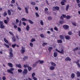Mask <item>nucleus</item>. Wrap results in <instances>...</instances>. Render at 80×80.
Returning <instances> with one entry per match:
<instances>
[{
	"instance_id": "obj_51",
	"label": "nucleus",
	"mask_w": 80,
	"mask_h": 80,
	"mask_svg": "<svg viewBox=\"0 0 80 80\" xmlns=\"http://www.w3.org/2000/svg\"><path fill=\"white\" fill-rule=\"evenodd\" d=\"M28 59V57L27 56L24 57V58H23V60H25V59Z\"/></svg>"
},
{
	"instance_id": "obj_37",
	"label": "nucleus",
	"mask_w": 80,
	"mask_h": 80,
	"mask_svg": "<svg viewBox=\"0 0 80 80\" xmlns=\"http://www.w3.org/2000/svg\"><path fill=\"white\" fill-rule=\"evenodd\" d=\"M11 3H15V0H12L11 1Z\"/></svg>"
},
{
	"instance_id": "obj_42",
	"label": "nucleus",
	"mask_w": 80,
	"mask_h": 80,
	"mask_svg": "<svg viewBox=\"0 0 80 80\" xmlns=\"http://www.w3.org/2000/svg\"><path fill=\"white\" fill-rule=\"evenodd\" d=\"M68 35H72V32L69 31L68 32Z\"/></svg>"
},
{
	"instance_id": "obj_47",
	"label": "nucleus",
	"mask_w": 80,
	"mask_h": 80,
	"mask_svg": "<svg viewBox=\"0 0 80 80\" xmlns=\"http://www.w3.org/2000/svg\"><path fill=\"white\" fill-rule=\"evenodd\" d=\"M48 19L49 20H51L52 19V18L50 17H49L48 18Z\"/></svg>"
},
{
	"instance_id": "obj_59",
	"label": "nucleus",
	"mask_w": 80,
	"mask_h": 80,
	"mask_svg": "<svg viewBox=\"0 0 80 80\" xmlns=\"http://www.w3.org/2000/svg\"><path fill=\"white\" fill-rule=\"evenodd\" d=\"M18 10H20V11L22 10V8H20L19 7H18Z\"/></svg>"
},
{
	"instance_id": "obj_34",
	"label": "nucleus",
	"mask_w": 80,
	"mask_h": 80,
	"mask_svg": "<svg viewBox=\"0 0 80 80\" xmlns=\"http://www.w3.org/2000/svg\"><path fill=\"white\" fill-rule=\"evenodd\" d=\"M18 72L19 73H22V69H18Z\"/></svg>"
},
{
	"instance_id": "obj_60",
	"label": "nucleus",
	"mask_w": 80,
	"mask_h": 80,
	"mask_svg": "<svg viewBox=\"0 0 80 80\" xmlns=\"http://www.w3.org/2000/svg\"><path fill=\"white\" fill-rule=\"evenodd\" d=\"M6 79V78L4 76L2 77V80H5Z\"/></svg>"
},
{
	"instance_id": "obj_23",
	"label": "nucleus",
	"mask_w": 80,
	"mask_h": 80,
	"mask_svg": "<svg viewBox=\"0 0 80 80\" xmlns=\"http://www.w3.org/2000/svg\"><path fill=\"white\" fill-rule=\"evenodd\" d=\"M37 62H38H38H39V63H43V62H43V61H41L40 60H39Z\"/></svg>"
},
{
	"instance_id": "obj_40",
	"label": "nucleus",
	"mask_w": 80,
	"mask_h": 80,
	"mask_svg": "<svg viewBox=\"0 0 80 80\" xmlns=\"http://www.w3.org/2000/svg\"><path fill=\"white\" fill-rule=\"evenodd\" d=\"M28 70H29V71H31V70H32V68L31 67L28 66Z\"/></svg>"
},
{
	"instance_id": "obj_45",
	"label": "nucleus",
	"mask_w": 80,
	"mask_h": 80,
	"mask_svg": "<svg viewBox=\"0 0 80 80\" xmlns=\"http://www.w3.org/2000/svg\"><path fill=\"white\" fill-rule=\"evenodd\" d=\"M18 32H21V28H20L18 27Z\"/></svg>"
},
{
	"instance_id": "obj_25",
	"label": "nucleus",
	"mask_w": 80,
	"mask_h": 80,
	"mask_svg": "<svg viewBox=\"0 0 80 80\" xmlns=\"http://www.w3.org/2000/svg\"><path fill=\"white\" fill-rule=\"evenodd\" d=\"M12 39L13 42H15V41H16V39H15V37L14 36H13L12 38Z\"/></svg>"
},
{
	"instance_id": "obj_20",
	"label": "nucleus",
	"mask_w": 80,
	"mask_h": 80,
	"mask_svg": "<svg viewBox=\"0 0 80 80\" xmlns=\"http://www.w3.org/2000/svg\"><path fill=\"white\" fill-rule=\"evenodd\" d=\"M58 54L57 52H55L54 53V57H56L57 56Z\"/></svg>"
},
{
	"instance_id": "obj_43",
	"label": "nucleus",
	"mask_w": 80,
	"mask_h": 80,
	"mask_svg": "<svg viewBox=\"0 0 80 80\" xmlns=\"http://www.w3.org/2000/svg\"><path fill=\"white\" fill-rule=\"evenodd\" d=\"M3 15V16H4V17H5V16H6V15H7V13L6 12H4Z\"/></svg>"
},
{
	"instance_id": "obj_28",
	"label": "nucleus",
	"mask_w": 80,
	"mask_h": 80,
	"mask_svg": "<svg viewBox=\"0 0 80 80\" xmlns=\"http://www.w3.org/2000/svg\"><path fill=\"white\" fill-rule=\"evenodd\" d=\"M28 21L31 24H33V21H32V20H29Z\"/></svg>"
},
{
	"instance_id": "obj_52",
	"label": "nucleus",
	"mask_w": 80,
	"mask_h": 80,
	"mask_svg": "<svg viewBox=\"0 0 80 80\" xmlns=\"http://www.w3.org/2000/svg\"><path fill=\"white\" fill-rule=\"evenodd\" d=\"M47 45V43H44L42 44V46H45V45Z\"/></svg>"
},
{
	"instance_id": "obj_1",
	"label": "nucleus",
	"mask_w": 80,
	"mask_h": 80,
	"mask_svg": "<svg viewBox=\"0 0 80 80\" xmlns=\"http://www.w3.org/2000/svg\"><path fill=\"white\" fill-rule=\"evenodd\" d=\"M14 70L15 69L13 68H11L10 69L8 70L7 72H8V73H10L11 74H13V72H12V71H13V70Z\"/></svg>"
},
{
	"instance_id": "obj_10",
	"label": "nucleus",
	"mask_w": 80,
	"mask_h": 80,
	"mask_svg": "<svg viewBox=\"0 0 80 80\" xmlns=\"http://www.w3.org/2000/svg\"><path fill=\"white\" fill-rule=\"evenodd\" d=\"M16 66L17 67H18L19 68H22V65H21V64H16Z\"/></svg>"
},
{
	"instance_id": "obj_6",
	"label": "nucleus",
	"mask_w": 80,
	"mask_h": 80,
	"mask_svg": "<svg viewBox=\"0 0 80 80\" xmlns=\"http://www.w3.org/2000/svg\"><path fill=\"white\" fill-rule=\"evenodd\" d=\"M62 16L63 17H64V18H66L67 19H69V18H70V16H66V15H64L62 14Z\"/></svg>"
},
{
	"instance_id": "obj_64",
	"label": "nucleus",
	"mask_w": 80,
	"mask_h": 80,
	"mask_svg": "<svg viewBox=\"0 0 80 80\" xmlns=\"http://www.w3.org/2000/svg\"><path fill=\"white\" fill-rule=\"evenodd\" d=\"M72 25H73L74 26H75L76 25V23H75V22H73L72 23Z\"/></svg>"
},
{
	"instance_id": "obj_24",
	"label": "nucleus",
	"mask_w": 80,
	"mask_h": 80,
	"mask_svg": "<svg viewBox=\"0 0 80 80\" xmlns=\"http://www.w3.org/2000/svg\"><path fill=\"white\" fill-rule=\"evenodd\" d=\"M31 4L32 5H35L36 4L35 2H31Z\"/></svg>"
},
{
	"instance_id": "obj_18",
	"label": "nucleus",
	"mask_w": 80,
	"mask_h": 80,
	"mask_svg": "<svg viewBox=\"0 0 80 80\" xmlns=\"http://www.w3.org/2000/svg\"><path fill=\"white\" fill-rule=\"evenodd\" d=\"M0 28H1L3 29L4 28H5V26H4L3 24H1Z\"/></svg>"
},
{
	"instance_id": "obj_27",
	"label": "nucleus",
	"mask_w": 80,
	"mask_h": 80,
	"mask_svg": "<svg viewBox=\"0 0 80 80\" xmlns=\"http://www.w3.org/2000/svg\"><path fill=\"white\" fill-rule=\"evenodd\" d=\"M26 28L27 31H28L29 30V29H30V27L29 26H27Z\"/></svg>"
},
{
	"instance_id": "obj_46",
	"label": "nucleus",
	"mask_w": 80,
	"mask_h": 80,
	"mask_svg": "<svg viewBox=\"0 0 80 80\" xmlns=\"http://www.w3.org/2000/svg\"><path fill=\"white\" fill-rule=\"evenodd\" d=\"M69 8V5H68L66 7V10L68 11V9Z\"/></svg>"
},
{
	"instance_id": "obj_26",
	"label": "nucleus",
	"mask_w": 80,
	"mask_h": 80,
	"mask_svg": "<svg viewBox=\"0 0 80 80\" xmlns=\"http://www.w3.org/2000/svg\"><path fill=\"white\" fill-rule=\"evenodd\" d=\"M60 37L61 39H63L64 38V36L63 35H60Z\"/></svg>"
},
{
	"instance_id": "obj_4",
	"label": "nucleus",
	"mask_w": 80,
	"mask_h": 80,
	"mask_svg": "<svg viewBox=\"0 0 80 80\" xmlns=\"http://www.w3.org/2000/svg\"><path fill=\"white\" fill-rule=\"evenodd\" d=\"M20 52L22 53H24L25 52V48L22 47V50L20 51Z\"/></svg>"
},
{
	"instance_id": "obj_58",
	"label": "nucleus",
	"mask_w": 80,
	"mask_h": 80,
	"mask_svg": "<svg viewBox=\"0 0 80 80\" xmlns=\"http://www.w3.org/2000/svg\"><path fill=\"white\" fill-rule=\"evenodd\" d=\"M61 4L62 5H65V3H64V2H61Z\"/></svg>"
},
{
	"instance_id": "obj_50",
	"label": "nucleus",
	"mask_w": 80,
	"mask_h": 80,
	"mask_svg": "<svg viewBox=\"0 0 80 80\" xmlns=\"http://www.w3.org/2000/svg\"><path fill=\"white\" fill-rule=\"evenodd\" d=\"M37 63H38V62H36L33 65V67H36L37 66Z\"/></svg>"
},
{
	"instance_id": "obj_11",
	"label": "nucleus",
	"mask_w": 80,
	"mask_h": 80,
	"mask_svg": "<svg viewBox=\"0 0 80 80\" xmlns=\"http://www.w3.org/2000/svg\"><path fill=\"white\" fill-rule=\"evenodd\" d=\"M53 9L56 10H59V8L58 7H53Z\"/></svg>"
},
{
	"instance_id": "obj_9",
	"label": "nucleus",
	"mask_w": 80,
	"mask_h": 80,
	"mask_svg": "<svg viewBox=\"0 0 80 80\" xmlns=\"http://www.w3.org/2000/svg\"><path fill=\"white\" fill-rule=\"evenodd\" d=\"M79 62H80V61L79 60H78V61L76 62V63H77V64L78 66V68H80V64H79Z\"/></svg>"
},
{
	"instance_id": "obj_62",
	"label": "nucleus",
	"mask_w": 80,
	"mask_h": 80,
	"mask_svg": "<svg viewBox=\"0 0 80 80\" xmlns=\"http://www.w3.org/2000/svg\"><path fill=\"white\" fill-rule=\"evenodd\" d=\"M35 9L36 10H38V7H36L35 8Z\"/></svg>"
},
{
	"instance_id": "obj_17",
	"label": "nucleus",
	"mask_w": 80,
	"mask_h": 80,
	"mask_svg": "<svg viewBox=\"0 0 80 80\" xmlns=\"http://www.w3.org/2000/svg\"><path fill=\"white\" fill-rule=\"evenodd\" d=\"M8 66L10 67H11V68L12 67H13V65H12V64L11 63H8Z\"/></svg>"
},
{
	"instance_id": "obj_13",
	"label": "nucleus",
	"mask_w": 80,
	"mask_h": 80,
	"mask_svg": "<svg viewBox=\"0 0 80 80\" xmlns=\"http://www.w3.org/2000/svg\"><path fill=\"white\" fill-rule=\"evenodd\" d=\"M51 65H52V66H54V67H56V64L55 63H54V62H51L50 63Z\"/></svg>"
},
{
	"instance_id": "obj_16",
	"label": "nucleus",
	"mask_w": 80,
	"mask_h": 80,
	"mask_svg": "<svg viewBox=\"0 0 80 80\" xmlns=\"http://www.w3.org/2000/svg\"><path fill=\"white\" fill-rule=\"evenodd\" d=\"M71 77L72 78H75V74H74L73 73H72L71 74Z\"/></svg>"
},
{
	"instance_id": "obj_36",
	"label": "nucleus",
	"mask_w": 80,
	"mask_h": 80,
	"mask_svg": "<svg viewBox=\"0 0 80 80\" xmlns=\"http://www.w3.org/2000/svg\"><path fill=\"white\" fill-rule=\"evenodd\" d=\"M28 64H26V65H24V68H27V67H28Z\"/></svg>"
},
{
	"instance_id": "obj_55",
	"label": "nucleus",
	"mask_w": 80,
	"mask_h": 80,
	"mask_svg": "<svg viewBox=\"0 0 80 80\" xmlns=\"http://www.w3.org/2000/svg\"><path fill=\"white\" fill-rule=\"evenodd\" d=\"M30 47H32L33 46V43H30Z\"/></svg>"
},
{
	"instance_id": "obj_19",
	"label": "nucleus",
	"mask_w": 80,
	"mask_h": 80,
	"mask_svg": "<svg viewBox=\"0 0 80 80\" xmlns=\"http://www.w3.org/2000/svg\"><path fill=\"white\" fill-rule=\"evenodd\" d=\"M52 49H53V48L52 47H50L49 48H48V50L49 52H51V50H52Z\"/></svg>"
},
{
	"instance_id": "obj_5",
	"label": "nucleus",
	"mask_w": 80,
	"mask_h": 80,
	"mask_svg": "<svg viewBox=\"0 0 80 80\" xmlns=\"http://www.w3.org/2000/svg\"><path fill=\"white\" fill-rule=\"evenodd\" d=\"M10 11H11V12H13V10L12 9H10V10H8V15H11V12Z\"/></svg>"
},
{
	"instance_id": "obj_14",
	"label": "nucleus",
	"mask_w": 80,
	"mask_h": 80,
	"mask_svg": "<svg viewBox=\"0 0 80 80\" xmlns=\"http://www.w3.org/2000/svg\"><path fill=\"white\" fill-rule=\"evenodd\" d=\"M49 69L51 70H53L55 69V67L53 66H51L50 67Z\"/></svg>"
},
{
	"instance_id": "obj_21",
	"label": "nucleus",
	"mask_w": 80,
	"mask_h": 80,
	"mask_svg": "<svg viewBox=\"0 0 80 80\" xmlns=\"http://www.w3.org/2000/svg\"><path fill=\"white\" fill-rule=\"evenodd\" d=\"M24 8L26 13H28V8Z\"/></svg>"
},
{
	"instance_id": "obj_48",
	"label": "nucleus",
	"mask_w": 80,
	"mask_h": 80,
	"mask_svg": "<svg viewBox=\"0 0 80 80\" xmlns=\"http://www.w3.org/2000/svg\"><path fill=\"white\" fill-rule=\"evenodd\" d=\"M16 45H17V44H14L12 45V46L13 48H15V47L16 46Z\"/></svg>"
},
{
	"instance_id": "obj_44",
	"label": "nucleus",
	"mask_w": 80,
	"mask_h": 80,
	"mask_svg": "<svg viewBox=\"0 0 80 80\" xmlns=\"http://www.w3.org/2000/svg\"><path fill=\"white\" fill-rule=\"evenodd\" d=\"M32 79H33V80H37V78H36V77H32Z\"/></svg>"
},
{
	"instance_id": "obj_3",
	"label": "nucleus",
	"mask_w": 80,
	"mask_h": 80,
	"mask_svg": "<svg viewBox=\"0 0 80 80\" xmlns=\"http://www.w3.org/2000/svg\"><path fill=\"white\" fill-rule=\"evenodd\" d=\"M27 72H28V70H27V69L25 68L23 71L22 73L23 75H25L27 73Z\"/></svg>"
},
{
	"instance_id": "obj_38",
	"label": "nucleus",
	"mask_w": 80,
	"mask_h": 80,
	"mask_svg": "<svg viewBox=\"0 0 80 80\" xmlns=\"http://www.w3.org/2000/svg\"><path fill=\"white\" fill-rule=\"evenodd\" d=\"M35 39L34 38H32L31 42H35Z\"/></svg>"
},
{
	"instance_id": "obj_54",
	"label": "nucleus",
	"mask_w": 80,
	"mask_h": 80,
	"mask_svg": "<svg viewBox=\"0 0 80 80\" xmlns=\"http://www.w3.org/2000/svg\"><path fill=\"white\" fill-rule=\"evenodd\" d=\"M9 33H10V35H12V36H13V34L12 32H9Z\"/></svg>"
},
{
	"instance_id": "obj_39",
	"label": "nucleus",
	"mask_w": 80,
	"mask_h": 80,
	"mask_svg": "<svg viewBox=\"0 0 80 80\" xmlns=\"http://www.w3.org/2000/svg\"><path fill=\"white\" fill-rule=\"evenodd\" d=\"M35 15L37 17H39V15L38 14L37 12H35Z\"/></svg>"
},
{
	"instance_id": "obj_2",
	"label": "nucleus",
	"mask_w": 80,
	"mask_h": 80,
	"mask_svg": "<svg viewBox=\"0 0 80 80\" xmlns=\"http://www.w3.org/2000/svg\"><path fill=\"white\" fill-rule=\"evenodd\" d=\"M56 51L57 52H59V53H62V54H63L64 53V52H63V49H62L61 51H59V50H58V49H56Z\"/></svg>"
},
{
	"instance_id": "obj_49",
	"label": "nucleus",
	"mask_w": 80,
	"mask_h": 80,
	"mask_svg": "<svg viewBox=\"0 0 80 80\" xmlns=\"http://www.w3.org/2000/svg\"><path fill=\"white\" fill-rule=\"evenodd\" d=\"M54 30L56 31H58V28L57 27H55L54 28Z\"/></svg>"
},
{
	"instance_id": "obj_32",
	"label": "nucleus",
	"mask_w": 80,
	"mask_h": 80,
	"mask_svg": "<svg viewBox=\"0 0 80 80\" xmlns=\"http://www.w3.org/2000/svg\"><path fill=\"white\" fill-rule=\"evenodd\" d=\"M77 75L78 77H80V73L79 72H77Z\"/></svg>"
},
{
	"instance_id": "obj_41",
	"label": "nucleus",
	"mask_w": 80,
	"mask_h": 80,
	"mask_svg": "<svg viewBox=\"0 0 80 80\" xmlns=\"http://www.w3.org/2000/svg\"><path fill=\"white\" fill-rule=\"evenodd\" d=\"M78 47L76 48H74L73 49V51H77V50H78Z\"/></svg>"
},
{
	"instance_id": "obj_61",
	"label": "nucleus",
	"mask_w": 80,
	"mask_h": 80,
	"mask_svg": "<svg viewBox=\"0 0 80 80\" xmlns=\"http://www.w3.org/2000/svg\"><path fill=\"white\" fill-rule=\"evenodd\" d=\"M22 23L23 25H24V26H25L26 25V23L25 22H22Z\"/></svg>"
},
{
	"instance_id": "obj_63",
	"label": "nucleus",
	"mask_w": 80,
	"mask_h": 80,
	"mask_svg": "<svg viewBox=\"0 0 80 80\" xmlns=\"http://www.w3.org/2000/svg\"><path fill=\"white\" fill-rule=\"evenodd\" d=\"M59 23H61V24H62V23H63V21H59Z\"/></svg>"
},
{
	"instance_id": "obj_53",
	"label": "nucleus",
	"mask_w": 80,
	"mask_h": 80,
	"mask_svg": "<svg viewBox=\"0 0 80 80\" xmlns=\"http://www.w3.org/2000/svg\"><path fill=\"white\" fill-rule=\"evenodd\" d=\"M35 73L34 72L32 74V77H34V76H35Z\"/></svg>"
},
{
	"instance_id": "obj_12",
	"label": "nucleus",
	"mask_w": 80,
	"mask_h": 80,
	"mask_svg": "<svg viewBox=\"0 0 80 80\" xmlns=\"http://www.w3.org/2000/svg\"><path fill=\"white\" fill-rule=\"evenodd\" d=\"M65 38L66 40H69V39H70V36H65Z\"/></svg>"
},
{
	"instance_id": "obj_57",
	"label": "nucleus",
	"mask_w": 80,
	"mask_h": 80,
	"mask_svg": "<svg viewBox=\"0 0 80 80\" xmlns=\"http://www.w3.org/2000/svg\"><path fill=\"white\" fill-rule=\"evenodd\" d=\"M40 36L42 38H43L44 37V35L42 34H41Z\"/></svg>"
},
{
	"instance_id": "obj_33",
	"label": "nucleus",
	"mask_w": 80,
	"mask_h": 80,
	"mask_svg": "<svg viewBox=\"0 0 80 80\" xmlns=\"http://www.w3.org/2000/svg\"><path fill=\"white\" fill-rule=\"evenodd\" d=\"M40 23L41 25L43 26V21L41 20Z\"/></svg>"
},
{
	"instance_id": "obj_30",
	"label": "nucleus",
	"mask_w": 80,
	"mask_h": 80,
	"mask_svg": "<svg viewBox=\"0 0 80 80\" xmlns=\"http://www.w3.org/2000/svg\"><path fill=\"white\" fill-rule=\"evenodd\" d=\"M57 42L58 43H62V40H58Z\"/></svg>"
},
{
	"instance_id": "obj_8",
	"label": "nucleus",
	"mask_w": 80,
	"mask_h": 80,
	"mask_svg": "<svg viewBox=\"0 0 80 80\" xmlns=\"http://www.w3.org/2000/svg\"><path fill=\"white\" fill-rule=\"evenodd\" d=\"M10 55L9 56L10 58H11L13 57V53L12 52H9Z\"/></svg>"
},
{
	"instance_id": "obj_7",
	"label": "nucleus",
	"mask_w": 80,
	"mask_h": 80,
	"mask_svg": "<svg viewBox=\"0 0 80 80\" xmlns=\"http://www.w3.org/2000/svg\"><path fill=\"white\" fill-rule=\"evenodd\" d=\"M63 28L64 29H68V28H69V26L67 25H65L63 26Z\"/></svg>"
},
{
	"instance_id": "obj_22",
	"label": "nucleus",
	"mask_w": 80,
	"mask_h": 80,
	"mask_svg": "<svg viewBox=\"0 0 80 80\" xmlns=\"http://www.w3.org/2000/svg\"><path fill=\"white\" fill-rule=\"evenodd\" d=\"M21 20L22 21H28V20L27 19L25 18H22V19Z\"/></svg>"
},
{
	"instance_id": "obj_56",
	"label": "nucleus",
	"mask_w": 80,
	"mask_h": 80,
	"mask_svg": "<svg viewBox=\"0 0 80 80\" xmlns=\"http://www.w3.org/2000/svg\"><path fill=\"white\" fill-rule=\"evenodd\" d=\"M9 51L10 52H13V50H12V48H10L9 49Z\"/></svg>"
},
{
	"instance_id": "obj_31",
	"label": "nucleus",
	"mask_w": 80,
	"mask_h": 80,
	"mask_svg": "<svg viewBox=\"0 0 80 80\" xmlns=\"http://www.w3.org/2000/svg\"><path fill=\"white\" fill-rule=\"evenodd\" d=\"M4 22L6 24H7L8 23V20H4Z\"/></svg>"
},
{
	"instance_id": "obj_15",
	"label": "nucleus",
	"mask_w": 80,
	"mask_h": 80,
	"mask_svg": "<svg viewBox=\"0 0 80 80\" xmlns=\"http://www.w3.org/2000/svg\"><path fill=\"white\" fill-rule=\"evenodd\" d=\"M65 61H68V60L69 61H71V59L69 58V57H67L66 59H65Z\"/></svg>"
},
{
	"instance_id": "obj_35",
	"label": "nucleus",
	"mask_w": 80,
	"mask_h": 80,
	"mask_svg": "<svg viewBox=\"0 0 80 80\" xmlns=\"http://www.w3.org/2000/svg\"><path fill=\"white\" fill-rule=\"evenodd\" d=\"M4 45H5V47H7V48H8L9 47V46H8V45H7V44L5 43L4 44Z\"/></svg>"
},
{
	"instance_id": "obj_29",
	"label": "nucleus",
	"mask_w": 80,
	"mask_h": 80,
	"mask_svg": "<svg viewBox=\"0 0 80 80\" xmlns=\"http://www.w3.org/2000/svg\"><path fill=\"white\" fill-rule=\"evenodd\" d=\"M4 40L6 43H8V41L5 38H4Z\"/></svg>"
}]
</instances>
